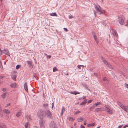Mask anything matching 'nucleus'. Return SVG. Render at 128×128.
<instances>
[{
  "label": "nucleus",
  "mask_w": 128,
  "mask_h": 128,
  "mask_svg": "<svg viewBox=\"0 0 128 128\" xmlns=\"http://www.w3.org/2000/svg\"><path fill=\"white\" fill-rule=\"evenodd\" d=\"M45 111L43 110H38L37 115L38 117L41 119H42L43 117H45Z\"/></svg>",
  "instance_id": "obj_1"
},
{
  "label": "nucleus",
  "mask_w": 128,
  "mask_h": 128,
  "mask_svg": "<svg viewBox=\"0 0 128 128\" xmlns=\"http://www.w3.org/2000/svg\"><path fill=\"white\" fill-rule=\"evenodd\" d=\"M101 59L104 63L107 66L109 67L111 70L113 69V68L111 65L110 64L109 62H107L103 57H101Z\"/></svg>",
  "instance_id": "obj_2"
},
{
  "label": "nucleus",
  "mask_w": 128,
  "mask_h": 128,
  "mask_svg": "<svg viewBox=\"0 0 128 128\" xmlns=\"http://www.w3.org/2000/svg\"><path fill=\"white\" fill-rule=\"evenodd\" d=\"M105 110L109 114H112L113 112V109L109 106L105 105Z\"/></svg>",
  "instance_id": "obj_3"
},
{
  "label": "nucleus",
  "mask_w": 128,
  "mask_h": 128,
  "mask_svg": "<svg viewBox=\"0 0 128 128\" xmlns=\"http://www.w3.org/2000/svg\"><path fill=\"white\" fill-rule=\"evenodd\" d=\"M46 116L50 119L52 118V112L48 110H46L45 111V116Z\"/></svg>",
  "instance_id": "obj_4"
},
{
  "label": "nucleus",
  "mask_w": 128,
  "mask_h": 128,
  "mask_svg": "<svg viewBox=\"0 0 128 128\" xmlns=\"http://www.w3.org/2000/svg\"><path fill=\"white\" fill-rule=\"evenodd\" d=\"M124 18L123 16H120L118 18V21L119 23L121 25L124 24L125 23Z\"/></svg>",
  "instance_id": "obj_5"
},
{
  "label": "nucleus",
  "mask_w": 128,
  "mask_h": 128,
  "mask_svg": "<svg viewBox=\"0 0 128 128\" xmlns=\"http://www.w3.org/2000/svg\"><path fill=\"white\" fill-rule=\"evenodd\" d=\"M49 126L50 128H56L55 122L54 121H51L49 124Z\"/></svg>",
  "instance_id": "obj_6"
},
{
  "label": "nucleus",
  "mask_w": 128,
  "mask_h": 128,
  "mask_svg": "<svg viewBox=\"0 0 128 128\" xmlns=\"http://www.w3.org/2000/svg\"><path fill=\"white\" fill-rule=\"evenodd\" d=\"M44 122L42 119H41L40 122L39 124L41 128H44Z\"/></svg>",
  "instance_id": "obj_7"
},
{
  "label": "nucleus",
  "mask_w": 128,
  "mask_h": 128,
  "mask_svg": "<svg viewBox=\"0 0 128 128\" xmlns=\"http://www.w3.org/2000/svg\"><path fill=\"white\" fill-rule=\"evenodd\" d=\"M95 8L96 10L100 13H102V8L98 5H96L95 7Z\"/></svg>",
  "instance_id": "obj_8"
},
{
  "label": "nucleus",
  "mask_w": 128,
  "mask_h": 128,
  "mask_svg": "<svg viewBox=\"0 0 128 128\" xmlns=\"http://www.w3.org/2000/svg\"><path fill=\"white\" fill-rule=\"evenodd\" d=\"M27 62L30 68H33V65L32 62L30 61H27Z\"/></svg>",
  "instance_id": "obj_9"
},
{
  "label": "nucleus",
  "mask_w": 128,
  "mask_h": 128,
  "mask_svg": "<svg viewBox=\"0 0 128 128\" xmlns=\"http://www.w3.org/2000/svg\"><path fill=\"white\" fill-rule=\"evenodd\" d=\"M3 52L5 54L8 56L10 55V54L8 52V50L6 49H4L3 51Z\"/></svg>",
  "instance_id": "obj_10"
},
{
  "label": "nucleus",
  "mask_w": 128,
  "mask_h": 128,
  "mask_svg": "<svg viewBox=\"0 0 128 128\" xmlns=\"http://www.w3.org/2000/svg\"><path fill=\"white\" fill-rule=\"evenodd\" d=\"M103 111V110H102V108H96L94 111V112H98L99 111Z\"/></svg>",
  "instance_id": "obj_11"
},
{
  "label": "nucleus",
  "mask_w": 128,
  "mask_h": 128,
  "mask_svg": "<svg viewBox=\"0 0 128 128\" xmlns=\"http://www.w3.org/2000/svg\"><path fill=\"white\" fill-rule=\"evenodd\" d=\"M123 109L126 112H128V106H123Z\"/></svg>",
  "instance_id": "obj_12"
},
{
  "label": "nucleus",
  "mask_w": 128,
  "mask_h": 128,
  "mask_svg": "<svg viewBox=\"0 0 128 128\" xmlns=\"http://www.w3.org/2000/svg\"><path fill=\"white\" fill-rule=\"evenodd\" d=\"M24 89L27 92H28V89L27 84L26 83H25L24 84Z\"/></svg>",
  "instance_id": "obj_13"
},
{
  "label": "nucleus",
  "mask_w": 128,
  "mask_h": 128,
  "mask_svg": "<svg viewBox=\"0 0 128 128\" xmlns=\"http://www.w3.org/2000/svg\"><path fill=\"white\" fill-rule=\"evenodd\" d=\"M10 76L11 77V78H12L13 80L15 81L16 80V75H11Z\"/></svg>",
  "instance_id": "obj_14"
},
{
  "label": "nucleus",
  "mask_w": 128,
  "mask_h": 128,
  "mask_svg": "<svg viewBox=\"0 0 128 128\" xmlns=\"http://www.w3.org/2000/svg\"><path fill=\"white\" fill-rule=\"evenodd\" d=\"M10 86L12 88H15L16 87V83H12L11 84Z\"/></svg>",
  "instance_id": "obj_15"
},
{
  "label": "nucleus",
  "mask_w": 128,
  "mask_h": 128,
  "mask_svg": "<svg viewBox=\"0 0 128 128\" xmlns=\"http://www.w3.org/2000/svg\"><path fill=\"white\" fill-rule=\"evenodd\" d=\"M65 109L64 108V107H62V108L61 110V112L60 113V116H62L63 114V112L65 110Z\"/></svg>",
  "instance_id": "obj_16"
},
{
  "label": "nucleus",
  "mask_w": 128,
  "mask_h": 128,
  "mask_svg": "<svg viewBox=\"0 0 128 128\" xmlns=\"http://www.w3.org/2000/svg\"><path fill=\"white\" fill-rule=\"evenodd\" d=\"M7 94V92H5L4 93L2 94L1 96L2 97L3 99L5 98V97L6 96Z\"/></svg>",
  "instance_id": "obj_17"
},
{
  "label": "nucleus",
  "mask_w": 128,
  "mask_h": 128,
  "mask_svg": "<svg viewBox=\"0 0 128 128\" xmlns=\"http://www.w3.org/2000/svg\"><path fill=\"white\" fill-rule=\"evenodd\" d=\"M30 125V124L29 122H27L24 125L25 128H28V126H29Z\"/></svg>",
  "instance_id": "obj_18"
},
{
  "label": "nucleus",
  "mask_w": 128,
  "mask_h": 128,
  "mask_svg": "<svg viewBox=\"0 0 128 128\" xmlns=\"http://www.w3.org/2000/svg\"><path fill=\"white\" fill-rule=\"evenodd\" d=\"M117 103L119 106L121 107L123 109V106H123L121 102L118 101L117 102Z\"/></svg>",
  "instance_id": "obj_19"
},
{
  "label": "nucleus",
  "mask_w": 128,
  "mask_h": 128,
  "mask_svg": "<svg viewBox=\"0 0 128 128\" xmlns=\"http://www.w3.org/2000/svg\"><path fill=\"white\" fill-rule=\"evenodd\" d=\"M4 112L7 114H8L10 112L9 110L8 109H5L4 110Z\"/></svg>",
  "instance_id": "obj_20"
},
{
  "label": "nucleus",
  "mask_w": 128,
  "mask_h": 128,
  "mask_svg": "<svg viewBox=\"0 0 128 128\" xmlns=\"http://www.w3.org/2000/svg\"><path fill=\"white\" fill-rule=\"evenodd\" d=\"M71 94H74L75 95H76L77 94H80L79 92H71L70 93Z\"/></svg>",
  "instance_id": "obj_21"
},
{
  "label": "nucleus",
  "mask_w": 128,
  "mask_h": 128,
  "mask_svg": "<svg viewBox=\"0 0 128 128\" xmlns=\"http://www.w3.org/2000/svg\"><path fill=\"white\" fill-rule=\"evenodd\" d=\"M87 102V100H85L84 102L81 103L80 104V105H83L85 104Z\"/></svg>",
  "instance_id": "obj_22"
},
{
  "label": "nucleus",
  "mask_w": 128,
  "mask_h": 128,
  "mask_svg": "<svg viewBox=\"0 0 128 128\" xmlns=\"http://www.w3.org/2000/svg\"><path fill=\"white\" fill-rule=\"evenodd\" d=\"M83 120V119L82 118H78L77 119V121L78 122H80L82 121Z\"/></svg>",
  "instance_id": "obj_23"
},
{
  "label": "nucleus",
  "mask_w": 128,
  "mask_h": 128,
  "mask_svg": "<svg viewBox=\"0 0 128 128\" xmlns=\"http://www.w3.org/2000/svg\"><path fill=\"white\" fill-rule=\"evenodd\" d=\"M112 34H113L115 36H117V34H116V32L115 30H113L112 31Z\"/></svg>",
  "instance_id": "obj_24"
},
{
  "label": "nucleus",
  "mask_w": 128,
  "mask_h": 128,
  "mask_svg": "<svg viewBox=\"0 0 128 128\" xmlns=\"http://www.w3.org/2000/svg\"><path fill=\"white\" fill-rule=\"evenodd\" d=\"M50 15L52 16H57V14H56L55 12L52 13L50 14Z\"/></svg>",
  "instance_id": "obj_25"
},
{
  "label": "nucleus",
  "mask_w": 128,
  "mask_h": 128,
  "mask_svg": "<svg viewBox=\"0 0 128 128\" xmlns=\"http://www.w3.org/2000/svg\"><path fill=\"white\" fill-rule=\"evenodd\" d=\"M21 114V112H19L16 114V116L17 117H18L20 116Z\"/></svg>",
  "instance_id": "obj_26"
},
{
  "label": "nucleus",
  "mask_w": 128,
  "mask_h": 128,
  "mask_svg": "<svg viewBox=\"0 0 128 128\" xmlns=\"http://www.w3.org/2000/svg\"><path fill=\"white\" fill-rule=\"evenodd\" d=\"M100 102H97L95 103L94 105V106H97L100 105Z\"/></svg>",
  "instance_id": "obj_27"
},
{
  "label": "nucleus",
  "mask_w": 128,
  "mask_h": 128,
  "mask_svg": "<svg viewBox=\"0 0 128 128\" xmlns=\"http://www.w3.org/2000/svg\"><path fill=\"white\" fill-rule=\"evenodd\" d=\"M95 106L94 105H93L92 107L90 108L89 109L90 110H93Z\"/></svg>",
  "instance_id": "obj_28"
},
{
  "label": "nucleus",
  "mask_w": 128,
  "mask_h": 128,
  "mask_svg": "<svg viewBox=\"0 0 128 128\" xmlns=\"http://www.w3.org/2000/svg\"><path fill=\"white\" fill-rule=\"evenodd\" d=\"M57 71V69L56 67H54L53 68V72H55Z\"/></svg>",
  "instance_id": "obj_29"
},
{
  "label": "nucleus",
  "mask_w": 128,
  "mask_h": 128,
  "mask_svg": "<svg viewBox=\"0 0 128 128\" xmlns=\"http://www.w3.org/2000/svg\"><path fill=\"white\" fill-rule=\"evenodd\" d=\"M21 66L20 65L18 64L17 65L16 67V68L17 69H18V68H20Z\"/></svg>",
  "instance_id": "obj_30"
},
{
  "label": "nucleus",
  "mask_w": 128,
  "mask_h": 128,
  "mask_svg": "<svg viewBox=\"0 0 128 128\" xmlns=\"http://www.w3.org/2000/svg\"><path fill=\"white\" fill-rule=\"evenodd\" d=\"M83 66H84L82 65H78L77 67L78 68H79V69H81V67H82Z\"/></svg>",
  "instance_id": "obj_31"
},
{
  "label": "nucleus",
  "mask_w": 128,
  "mask_h": 128,
  "mask_svg": "<svg viewBox=\"0 0 128 128\" xmlns=\"http://www.w3.org/2000/svg\"><path fill=\"white\" fill-rule=\"evenodd\" d=\"M44 54L46 55L47 57V58H50L51 57V56H50V55H48L47 54Z\"/></svg>",
  "instance_id": "obj_32"
},
{
  "label": "nucleus",
  "mask_w": 128,
  "mask_h": 128,
  "mask_svg": "<svg viewBox=\"0 0 128 128\" xmlns=\"http://www.w3.org/2000/svg\"><path fill=\"white\" fill-rule=\"evenodd\" d=\"M80 112L79 110H77L75 113L74 114H77Z\"/></svg>",
  "instance_id": "obj_33"
},
{
  "label": "nucleus",
  "mask_w": 128,
  "mask_h": 128,
  "mask_svg": "<svg viewBox=\"0 0 128 128\" xmlns=\"http://www.w3.org/2000/svg\"><path fill=\"white\" fill-rule=\"evenodd\" d=\"M43 106L44 107H47L48 106V104H43Z\"/></svg>",
  "instance_id": "obj_34"
},
{
  "label": "nucleus",
  "mask_w": 128,
  "mask_h": 128,
  "mask_svg": "<svg viewBox=\"0 0 128 128\" xmlns=\"http://www.w3.org/2000/svg\"><path fill=\"white\" fill-rule=\"evenodd\" d=\"M103 80L104 82H106L107 81V80L106 77H104L103 78Z\"/></svg>",
  "instance_id": "obj_35"
},
{
  "label": "nucleus",
  "mask_w": 128,
  "mask_h": 128,
  "mask_svg": "<svg viewBox=\"0 0 128 128\" xmlns=\"http://www.w3.org/2000/svg\"><path fill=\"white\" fill-rule=\"evenodd\" d=\"M94 76H95L96 77L98 76V73H94Z\"/></svg>",
  "instance_id": "obj_36"
},
{
  "label": "nucleus",
  "mask_w": 128,
  "mask_h": 128,
  "mask_svg": "<svg viewBox=\"0 0 128 128\" xmlns=\"http://www.w3.org/2000/svg\"><path fill=\"white\" fill-rule=\"evenodd\" d=\"M125 86L126 88H128V84H125Z\"/></svg>",
  "instance_id": "obj_37"
},
{
  "label": "nucleus",
  "mask_w": 128,
  "mask_h": 128,
  "mask_svg": "<svg viewBox=\"0 0 128 128\" xmlns=\"http://www.w3.org/2000/svg\"><path fill=\"white\" fill-rule=\"evenodd\" d=\"M92 100H88V103L89 104L90 103L92 102Z\"/></svg>",
  "instance_id": "obj_38"
},
{
  "label": "nucleus",
  "mask_w": 128,
  "mask_h": 128,
  "mask_svg": "<svg viewBox=\"0 0 128 128\" xmlns=\"http://www.w3.org/2000/svg\"><path fill=\"white\" fill-rule=\"evenodd\" d=\"M69 120L70 121H72L73 120V118L72 117H70L69 118Z\"/></svg>",
  "instance_id": "obj_39"
},
{
  "label": "nucleus",
  "mask_w": 128,
  "mask_h": 128,
  "mask_svg": "<svg viewBox=\"0 0 128 128\" xmlns=\"http://www.w3.org/2000/svg\"><path fill=\"white\" fill-rule=\"evenodd\" d=\"M64 31L65 32H67L68 31V29L66 28H64Z\"/></svg>",
  "instance_id": "obj_40"
},
{
  "label": "nucleus",
  "mask_w": 128,
  "mask_h": 128,
  "mask_svg": "<svg viewBox=\"0 0 128 128\" xmlns=\"http://www.w3.org/2000/svg\"><path fill=\"white\" fill-rule=\"evenodd\" d=\"M4 77V76H0V80L1 79Z\"/></svg>",
  "instance_id": "obj_41"
},
{
  "label": "nucleus",
  "mask_w": 128,
  "mask_h": 128,
  "mask_svg": "<svg viewBox=\"0 0 128 128\" xmlns=\"http://www.w3.org/2000/svg\"><path fill=\"white\" fill-rule=\"evenodd\" d=\"M68 17L69 19H70L72 18V16L71 15H69L68 16Z\"/></svg>",
  "instance_id": "obj_42"
},
{
  "label": "nucleus",
  "mask_w": 128,
  "mask_h": 128,
  "mask_svg": "<svg viewBox=\"0 0 128 128\" xmlns=\"http://www.w3.org/2000/svg\"><path fill=\"white\" fill-rule=\"evenodd\" d=\"M126 127H128V124L124 126L122 128H125Z\"/></svg>",
  "instance_id": "obj_43"
},
{
  "label": "nucleus",
  "mask_w": 128,
  "mask_h": 128,
  "mask_svg": "<svg viewBox=\"0 0 128 128\" xmlns=\"http://www.w3.org/2000/svg\"><path fill=\"white\" fill-rule=\"evenodd\" d=\"M6 89L5 88H3L2 89V91L3 92H5L6 91Z\"/></svg>",
  "instance_id": "obj_44"
},
{
  "label": "nucleus",
  "mask_w": 128,
  "mask_h": 128,
  "mask_svg": "<svg viewBox=\"0 0 128 128\" xmlns=\"http://www.w3.org/2000/svg\"><path fill=\"white\" fill-rule=\"evenodd\" d=\"M122 125H121L118 126V128H121L122 127Z\"/></svg>",
  "instance_id": "obj_45"
},
{
  "label": "nucleus",
  "mask_w": 128,
  "mask_h": 128,
  "mask_svg": "<svg viewBox=\"0 0 128 128\" xmlns=\"http://www.w3.org/2000/svg\"><path fill=\"white\" fill-rule=\"evenodd\" d=\"M2 51L0 49V56L2 54Z\"/></svg>",
  "instance_id": "obj_46"
},
{
  "label": "nucleus",
  "mask_w": 128,
  "mask_h": 128,
  "mask_svg": "<svg viewBox=\"0 0 128 128\" xmlns=\"http://www.w3.org/2000/svg\"><path fill=\"white\" fill-rule=\"evenodd\" d=\"M80 127L81 128H85V127L82 125L80 126Z\"/></svg>",
  "instance_id": "obj_47"
},
{
  "label": "nucleus",
  "mask_w": 128,
  "mask_h": 128,
  "mask_svg": "<svg viewBox=\"0 0 128 128\" xmlns=\"http://www.w3.org/2000/svg\"><path fill=\"white\" fill-rule=\"evenodd\" d=\"M94 125V123L92 122L91 123V126H93Z\"/></svg>",
  "instance_id": "obj_48"
},
{
  "label": "nucleus",
  "mask_w": 128,
  "mask_h": 128,
  "mask_svg": "<svg viewBox=\"0 0 128 128\" xmlns=\"http://www.w3.org/2000/svg\"><path fill=\"white\" fill-rule=\"evenodd\" d=\"M94 39L95 40L96 39H97L96 38V36L95 35H94Z\"/></svg>",
  "instance_id": "obj_49"
},
{
  "label": "nucleus",
  "mask_w": 128,
  "mask_h": 128,
  "mask_svg": "<svg viewBox=\"0 0 128 128\" xmlns=\"http://www.w3.org/2000/svg\"><path fill=\"white\" fill-rule=\"evenodd\" d=\"M95 41H96V42L98 44V40L97 39H96L95 40Z\"/></svg>",
  "instance_id": "obj_50"
},
{
  "label": "nucleus",
  "mask_w": 128,
  "mask_h": 128,
  "mask_svg": "<svg viewBox=\"0 0 128 128\" xmlns=\"http://www.w3.org/2000/svg\"><path fill=\"white\" fill-rule=\"evenodd\" d=\"M1 66L2 67V64L1 62L0 61V67H1L0 66Z\"/></svg>",
  "instance_id": "obj_51"
},
{
  "label": "nucleus",
  "mask_w": 128,
  "mask_h": 128,
  "mask_svg": "<svg viewBox=\"0 0 128 128\" xmlns=\"http://www.w3.org/2000/svg\"><path fill=\"white\" fill-rule=\"evenodd\" d=\"M86 98V96H83L82 97V98H83V99H85V98Z\"/></svg>",
  "instance_id": "obj_52"
},
{
  "label": "nucleus",
  "mask_w": 128,
  "mask_h": 128,
  "mask_svg": "<svg viewBox=\"0 0 128 128\" xmlns=\"http://www.w3.org/2000/svg\"><path fill=\"white\" fill-rule=\"evenodd\" d=\"M85 88H86L87 90H88V87H87V86H85Z\"/></svg>",
  "instance_id": "obj_53"
},
{
  "label": "nucleus",
  "mask_w": 128,
  "mask_h": 128,
  "mask_svg": "<svg viewBox=\"0 0 128 128\" xmlns=\"http://www.w3.org/2000/svg\"><path fill=\"white\" fill-rule=\"evenodd\" d=\"M91 124H88L87 125V126L88 127H89L90 126Z\"/></svg>",
  "instance_id": "obj_54"
},
{
  "label": "nucleus",
  "mask_w": 128,
  "mask_h": 128,
  "mask_svg": "<svg viewBox=\"0 0 128 128\" xmlns=\"http://www.w3.org/2000/svg\"><path fill=\"white\" fill-rule=\"evenodd\" d=\"M53 106H54V105H53V103H52V109L53 108Z\"/></svg>",
  "instance_id": "obj_55"
},
{
  "label": "nucleus",
  "mask_w": 128,
  "mask_h": 128,
  "mask_svg": "<svg viewBox=\"0 0 128 128\" xmlns=\"http://www.w3.org/2000/svg\"><path fill=\"white\" fill-rule=\"evenodd\" d=\"M10 103H9V104H8L7 105V106H10Z\"/></svg>",
  "instance_id": "obj_56"
},
{
  "label": "nucleus",
  "mask_w": 128,
  "mask_h": 128,
  "mask_svg": "<svg viewBox=\"0 0 128 128\" xmlns=\"http://www.w3.org/2000/svg\"><path fill=\"white\" fill-rule=\"evenodd\" d=\"M1 126H5V125L4 124H2Z\"/></svg>",
  "instance_id": "obj_57"
},
{
  "label": "nucleus",
  "mask_w": 128,
  "mask_h": 128,
  "mask_svg": "<svg viewBox=\"0 0 128 128\" xmlns=\"http://www.w3.org/2000/svg\"><path fill=\"white\" fill-rule=\"evenodd\" d=\"M120 74H122V72H121V71L120 72Z\"/></svg>",
  "instance_id": "obj_58"
},
{
  "label": "nucleus",
  "mask_w": 128,
  "mask_h": 128,
  "mask_svg": "<svg viewBox=\"0 0 128 128\" xmlns=\"http://www.w3.org/2000/svg\"><path fill=\"white\" fill-rule=\"evenodd\" d=\"M86 122H84V125H86Z\"/></svg>",
  "instance_id": "obj_59"
},
{
  "label": "nucleus",
  "mask_w": 128,
  "mask_h": 128,
  "mask_svg": "<svg viewBox=\"0 0 128 128\" xmlns=\"http://www.w3.org/2000/svg\"><path fill=\"white\" fill-rule=\"evenodd\" d=\"M100 126H99L98 127L96 128H100Z\"/></svg>",
  "instance_id": "obj_60"
},
{
  "label": "nucleus",
  "mask_w": 128,
  "mask_h": 128,
  "mask_svg": "<svg viewBox=\"0 0 128 128\" xmlns=\"http://www.w3.org/2000/svg\"><path fill=\"white\" fill-rule=\"evenodd\" d=\"M76 125V123L74 124V125L75 126Z\"/></svg>",
  "instance_id": "obj_61"
},
{
  "label": "nucleus",
  "mask_w": 128,
  "mask_h": 128,
  "mask_svg": "<svg viewBox=\"0 0 128 128\" xmlns=\"http://www.w3.org/2000/svg\"><path fill=\"white\" fill-rule=\"evenodd\" d=\"M1 127V126H0V128H2Z\"/></svg>",
  "instance_id": "obj_62"
},
{
  "label": "nucleus",
  "mask_w": 128,
  "mask_h": 128,
  "mask_svg": "<svg viewBox=\"0 0 128 128\" xmlns=\"http://www.w3.org/2000/svg\"><path fill=\"white\" fill-rule=\"evenodd\" d=\"M0 1H1V2H2V0H0Z\"/></svg>",
  "instance_id": "obj_63"
},
{
  "label": "nucleus",
  "mask_w": 128,
  "mask_h": 128,
  "mask_svg": "<svg viewBox=\"0 0 128 128\" xmlns=\"http://www.w3.org/2000/svg\"><path fill=\"white\" fill-rule=\"evenodd\" d=\"M71 128H73V127H71Z\"/></svg>",
  "instance_id": "obj_64"
}]
</instances>
